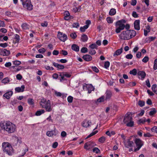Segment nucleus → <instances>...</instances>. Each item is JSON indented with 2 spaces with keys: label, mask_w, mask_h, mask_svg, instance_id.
I'll use <instances>...</instances> for the list:
<instances>
[{
  "label": "nucleus",
  "mask_w": 157,
  "mask_h": 157,
  "mask_svg": "<svg viewBox=\"0 0 157 157\" xmlns=\"http://www.w3.org/2000/svg\"><path fill=\"white\" fill-rule=\"evenodd\" d=\"M106 20L108 23H112L113 21V20L110 17H107Z\"/></svg>",
  "instance_id": "obj_42"
},
{
  "label": "nucleus",
  "mask_w": 157,
  "mask_h": 157,
  "mask_svg": "<svg viewBox=\"0 0 157 157\" xmlns=\"http://www.w3.org/2000/svg\"><path fill=\"white\" fill-rule=\"evenodd\" d=\"M53 65L58 69H63L64 68V66L62 65L59 64L55 62L53 63Z\"/></svg>",
  "instance_id": "obj_22"
},
{
  "label": "nucleus",
  "mask_w": 157,
  "mask_h": 157,
  "mask_svg": "<svg viewBox=\"0 0 157 157\" xmlns=\"http://www.w3.org/2000/svg\"><path fill=\"white\" fill-rule=\"evenodd\" d=\"M146 122L145 119L143 118L142 119H139L138 121V123L140 124H144Z\"/></svg>",
  "instance_id": "obj_37"
},
{
  "label": "nucleus",
  "mask_w": 157,
  "mask_h": 157,
  "mask_svg": "<svg viewBox=\"0 0 157 157\" xmlns=\"http://www.w3.org/2000/svg\"><path fill=\"white\" fill-rule=\"evenodd\" d=\"M129 73L130 74H132L134 75H136L137 73L136 70L135 69H133L132 71H130Z\"/></svg>",
  "instance_id": "obj_35"
},
{
  "label": "nucleus",
  "mask_w": 157,
  "mask_h": 157,
  "mask_svg": "<svg viewBox=\"0 0 157 157\" xmlns=\"http://www.w3.org/2000/svg\"><path fill=\"white\" fill-rule=\"evenodd\" d=\"M89 26L88 25H84L82 27H81L80 28V30L82 32L85 31L86 29H87Z\"/></svg>",
  "instance_id": "obj_34"
},
{
  "label": "nucleus",
  "mask_w": 157,
  "mask_h": 157,
  "mask_svg": "<svg viewBox=\"0 0 157 157\" xmlns=\"http://www.w3.org/2000/svg\"><path fill=\"white\" fill-rule=\"evenodd\" d=\"M25 86L24 85H22L21 87H17L15 88V91L17 92H23L24 91Z\"/></svg>",
  "instance_id": "obj_20"
},
{
  "label": "nucleus",
  "mask_w": 157,
  "mask_h": 157,
  "mask_svg": "<svg viewBox=\"0 0 157 157\" xmlns=\"http://www.w3.org/2000/svg\"><path fill=\"white\" fill-rule=\"evenodd\" d=\"M2 147L4 152L9 155H11L13 154V149L9 143L7 142H3L2 144Z\"/></svg>",
  "instance_id": "obj_3"
},
{
  "label": "nucleus",
  "mask_w": 157,
  "mask_h": 157,
  "mask_svg": "<svg viewBox=\"0 0 157 157\" xmlns=\"http://www.w3.org/2000/svg\"><path fill=\"white\" fill-rule=\"evenodd\" d=\"M151 89L152 91L157 94V85L156 84H154L152 85Z\"/></svg>",
  "instance_id": "obj_28"
},
{
  "label": "nucleus",
  "mask_w": 157,
  "mask_h": 157,
  "mask_svg": "<svg viewBox=\"0 0 157 157\" xmlns=\"http://www.w3.org/2000/svg\"><path fill=\"white\" fill-rule=\"evenodd\" d=\"M79 26L78 23H74L72 25V27L73 28H78Z\"/></svg>",
  "instance_id": "obj_53"
},
{
  "label": "nucleus",
  "mask_w": 157,
  "mask_h": 157,
  "mask_svg": "<svg viewBox=\"0 0 157 157\" xmlns=\"http://www.w3.org/2000/svg\"><path fill=\"white\" fill-rule=\"evenodd\" d=\"M110 65V63L109 61H106L104 63V67L106 68H108Z\"/></svg>",
  "instance_id": "obj_49"
},
{
  "label": "nucleus",
  "mask_w": 157,
  "mask_h": 157,
  "mask_svg": "<svg viewBox=\"0 0 157 157\" xmlns=\"http://www.w3.org/2000/svg\"><path fill=\"white\" fill-rule=\"evenodd\" d=\"M151 131L153 132H155L157 133V127L154 126L151 129Z\"/></svg>",
  "instance_id": "obj_63"
},
{
  "label": "nucleus",
  "mask_w": 157,
  "mask_h": 157,
  "mask_svg": "<svg viewBox=\"0 0 157 157\" xmlns=\"http://www.w3.org/2000/svg\"><path fill=\"white\" fill-rule=\"evenodd\" d=\"M28 102L30 105H33L34 103V100L32 98H28Z\"/></svg>",
  "instance_id": "obj_32"
},
{
  "label": "nucleus",
  "mask_w": 157,
  "mask_h": 157,
  "mask_svg": "<svg viewBox=\"0 0 157 157\" xmlns=\"http://www.w3.org/2000/svg\"><path fill=\"white\" fill-rule=\"evenodd\" d=\"M15 40V43H18L20 40V36L17 34H16L14 38Z\"/></svg>",
  "instance_id": "obj_36"
},
{
  "label": "nucleus",
  "mask_w": 157,
  "mask_h": 157,
  "mask_svg": "<svg viewBox=\"0 0 157 157\" xmlns=\"http://www.w3.org/2000/svg\"><path fill=\"white\" fill-rule=\"evenodd\" d=\"M40 105L42 108L45 109L47 112H50L52 110V108L51 107L50 101L48 100L47 101L44 99L41 100L40 102Z\"/></svg>",
  "instance_id": "obj_5"
},
{
  "label": "nucleus",
  "mask_w": 157,
  "mask_h": 157,
  "mask_svg": "<svg viewBox=\"0 0 157 157\" xmlns=\"http://www.w3.org/2000/svg\"><path fill=\"white\" fill-rule=\"evenodd\" d=\"M116 13V10L113 8L111 9L109 13V14L111 16L113 15H115Z\"/></svg>",
  "instance_id": "obj_30"
},
{
  "label": "nucleus",
  "mask_w": 157,
  "mask_h": 157,
  "mask_svg": "<svg viewBox=\"0 0 157 157\" xmlns=\"http://www.w3.org/2000/svg\"><path fill=\"white\" fill-rule=\"evenodd\" d=\"M123 49L121 48L120 49H117L113 54L114 56H118L120 55L122 52Z\"/></svg>",
  "instance_id": "obj_24"
},
{
  "label": "nucleus",
  "mask_w": 157,
  "mask_h": 157,
  "mask_svg": "<svg viewBox=\"0 0 157 157\" xmlns=\"http://www.w3.org/2000/svg\"><path fill=\"white\" fill-rule=\"evenodd\" d=\"M12 67L14 69L15 71H19L21 69L20 67L19 66L17 67L16 66H13Z\"/></svg>",
  "instance_id": "obj_51"
},
{
  "label": "nucleus",
  "mask_w": 157,
  "mask_h": 157,
  "mask_svg": "<svg viewBox=\"0 0 157 157\" xmlns=\"http://www.w3.org/2000/svg\"><path fill=\"white\" fill-rule=\"evenodd\" d=\"M126 124V126L128 127H132L134 125V122L132 120Z\"/></svg>",
  "instance_id": "obj_31"
},
{
  "label": "nucleus",
  "mask_w": 157,
  "mask_h": 157,
  "mask_svg": "<svg viewBox=\"0 0 157 157\" xmlns=\"http://www.w3.org/2000/svg\"><path fill=\"white\" fill-rule=\"evenodd\" d=\"M73 98L72 97L70 96L67 98V101L69 103H71L72 102Z\"/></svg>",
  "instance_id": "obj_46"
},
{
  "label": "nucleus",
  "mask_w": 157,
  "mask_h": 157,
  "mask_svg": "<svg viewBox=\"0 0 157 157\" xmlns=\"http://www.w3.org/2000/svg\"><path fill=\"white\" fill-rule=\"evenodd\" d=\"M82 58L85 60L87 61H90L92 59V57L90 55H88L83 56Z\"/></svg>",
  "instance_id": "obj_23"
},
{
  "label": "nucleus",
  "mask_w": 157,
  "mask_h": 157,
  "mask_svg": "<svg viewBox=\"0 0 157 157\" xmlns=\"http://www.w3.org/2000/svg\"><path fill=\"white\" fill-rule=\"evenodd\" d=\"M86 87L87 90H88L89 93H91V91L94 90V87L91 84L87 85H86Z\"/></svg>",
  "instance_id": "obj_21"
},
{
  "label": "nucleus",
  "mask_w": 157,
  "mask_h": 157,
  "mask_svg": "<svg viewBox=\"0 0 157 157\" xmlns=\"http://www.w3.org/2000/svg\"><path fill=\"white\" fill-rule=\"evenodd\" d=\"M97 45L95 44H92L90 46L91 49H97Z\"/></svg>",
  "instance_id": "obj_45"
},
{
  "label": "nucleus",
  "mask_w": 157,
  "mask_h": 157,
  "mask_svg": "<svg viewBox=\"0 0 157 157\" xmlns=\"http://www.w3.org/2000/svg\"><path fill=\"white\" fill-rule=\"evenodd\" d=\"M88 51V49L86 48L83 47L81 50V52L82 53H85L87 52Z\"/></svg>",
  "instance_id": "obj_43"
},
{
  "label": "nucleus",
  "mask_w": 157,
  "mask_h": 157,
  "mask_svg": "<svg viewBox=\"0 0 157 157\" xmlns=\"http://www.w3.org/2000/svg\"><path fill=\"white\" fill-rule=\"evenodd\" d=\"M58 38L61 41L64 42L67 38V35L64 34H63L62 33L59 32H58Z\"/></svg>",
  "instance_id": "obj_10"
},
{
  "label": "nucleus",
  "mask_w": 157,
  "mask_h": 157,
  "mask_svg": "<svg viewBox=\"0 0 157 157\" xmlns=\"http://www.w3.org/2000/svg\"><path fill=\"white\" fill-rule=\"evenodd\" d=\"M105 99H104V96H102L100 98L97 100V101L98 102H101L104 101Z\"/></svg>",
  "instance_id": "obj_44"
},
{
  "label": "nucleus",
  "mask_w": 157,
  "mask_h": 157,
  "mask_svg": "<svg viewBox=\"0 0 157 157\" xmlns=\"http://www.w3.org/2000/svg\"><path fill=\"white\" fill-rule=\"evenodd\" d=\"M10 81V79L8 77H6L4 78L1 81V82L4 84H6L9 82Z\"/></svg>",
  "instance_id": "obj_29"
},
{
  "label": "nucleus",
  "mask_w": 157,
  "mask_h": 157,
  "mask_svg": "<svg viewBox=\"0 0 157 157\" xmlns=\"http://www.w3.org/2000/svg\"><path fill=\"white\" fill-rule=\"evenodd\" d=\"M58 145V143L56 142H55L52 144V147L54 148H55L57 147Z\"/></svg>",
  "instance_id": "obj_62"
},
{
  "label": "nucleus",
  "mask_w": 157,
  "mask_h": 157,
  "mask_svg": "<svg viewBox=\"0 0 157 157\" xmlns=\"http://www.w3.org/2000/svg\"><path fill=\"white\" fill-rule=\"evenodd\" d=\"M126 21L124 20L118 21L115 23V32L117 33H119L121 31L123 30L125 27V25L123 23H125Z\"/></svg>",
  "instance_id": "obj_4"
},
{
  "label": "nucleus",
  "mask_w": 157,
  "mask_h": 157,
  "mask_svg": "<svg viewBox=\"0 0 157 157\" xmlns=\"http://www.w3.org/2000/svg\"><path fill=\"white\" fill-rule=\"evenodd\" d=\"M10 54V52L9 50H7L6 49H0V54L4 56H7Z\"/></svg>",
  "instance_id": "obj_14"
},
{
  "label": "nucleus",
  "mask_w": 157,
  "mask_h": 157,
  "mask_svg": "<svg viewBox=\"0 0 157 157\" xmlns=\"http://www.w3.org/2000/svg\"><path fill=\"white\" fill-rule=\"evenodd\" d=\"M94 49H91L89 51V53L91 55H94L96 53Z\"/></svg>",
  "instance_id": "obj_54"
},
{
  "label": "nucleus",
  "mask_w": 157,
  "mask_h": 157,
  "mask_svg": "<svg viewBox=\"0 0 157 157\" xmlns=\"http://www.w3.org/2000/svg\"><path fill=\"white\" fill-rule=\"evenodd\" d=\"M45 112V111L44 109H41L37 111L35 113V115L37 116L40 115L44 113Z\"/></svg>",
  "instance_id": "obj_27"
},
{
  "label": "nucleus",
  "mask_w": 157,
  "mask_h": 157,
  "mask_svg": "<svg viewBox=\"0 0 157 157\" xmlns=\"http://www.w3.org/2000/svg\"><path fill=\"white\" fill-rule=\"evenodd\" d=\"M145 102L144 101L141 100L139 101L138 102V105L140 107H142L144 105Z\"/></svg>",
  "instance_id": "obj_41"
},
{
  "label": "nucleus",
  "mask_w": 157,
  "mask_h": 157,
  "mask_svg": "<svg viewBox=\"0 0 157 157\" xmlns=\"http://www.w3.org/2000/svg\"><path fill=\"white\" fill-rule=\"evenodd\" d=\"M136 35V32L133 30H127L122 32L119 35L121 40H128L135 36Z\"/></svg>",
  "instance_id": "obj_2"
},
{
  "label": "nucleus",
  "mask_w": 157,
  "mask_h": 157,
  "mask_svg": "<svg viewBox=\"0 0 157 157\" xmlns=\"http://www.w3.org/2000/svg\"><path fill=\"white\" fill-rule=\"evenodd\" d=\"M157 112V111L155 108L152 109V110L149 113V115L152 116L155 113Z\"/></svg>",
  "instance_id": "obj_38"
},
{
  "label": "nucleus",
  "mask_w": 157,
  "mask_h": 157,
  "mask_svg": "<svg viewBox=\"0 0 157 157\" xmlns=\"http://www.w3.org/2000/svg\"><path fill=\"white\" fill-rule=\"evenodd\" d=\"M16 78L18 80H20L22 78V76L20 74H18L16 75Z\"/></svg>",
  "instance_id": "obj_64"
},
{
  "label": "nucleus",
  "mask_w": 157,
  "mask_h": 157,
  "mask_svg": "<svg viewBox=\"0 0 157 157\" xmlns=\"http://www.w3.org/2000/svg\"><path fill=\"white\" fill-rule=\"evenodd\" d=\"M91 124V121L87 119H85L82 123V126L84 128H87L90 126Z\"/></svg>",
  "instance_id": "obj_12"
},
{
  "label": "nucleus",
  "mask_w": 157,
  "mask_h": 157,
  "mask_svg": "<svg viewBox=\"0 0 157 157\" xmlns=\"http://www.w3.org/2000/svg\"><path fill=\"white\" fill-rule=\"evenodd\" d=\"M13 64L15 65H19L21 64V62L17 60L13 62Z\"/></svg>",
  "instance_id": "obj_58"
},
{
  "label": "nucleus",
  "mask_w": 157,
  "mask_h": 157,
  "mask_svg": "<svg viewBox=\"0 0 157 157\" xmlns=\"http://www.w3.org/2000/svg\"><path fill=\"white\" fill-rule=\"evenodd\" d=\"M92 69L94 71L96 72H98L99 71V70L98 68L96 67H92Z\"/></svg>",
  "instance_id": "obj_60"
},
{
  "label": "nucleus",
  "mask_w": 157,
  "mask_h": 157,
  "mask_svg": "<svg viewBox=\"0 0 157 157\" xmlns=\"http://www.w3.org/2000/svg\"><path fill=\"white\" fill-rule=\"evenodd\" d=\"M153 69L154 70L157 69V59H156L154 60Z\"/></svg>",
  "instance_id": "obj_40"
},
{
  "label": "nucleus",
  "mask_w": 157,
  "mask_h": 157,
  "mask_svg": "<svg viewBox=\"0 0 157 157\" xmlns=\"http://www.w3.org/2000/svg\"><path fill=\"white\" fill-rule=\"evenodd\" d=\"M21 27L24 29H29V26L27 24L25 23L21 25Z\"/></svg>",
  "instance_id": "obj_33"
},
{
  "label": "nucleus",
  "mask_w": 157,
  "mask_h": 157,
  "mask_svg": "<svg viewBox=\"0 0 157 157\" xmlns=\"http://www.w3.org/2000/svg\"><path fill=\"white\" fill-rule=\"evenodd\" d=\"M124 144L125 147L128 148L132 146L134 144V142L132 141H130V140L128 139L127 140L124 141Z\"/></svg>",
  "instance_id": "obj_15"
},
{
  "label": "nucleus",
  "mask_w": 157,
  "mask_h": 157,
  "mask_svg": "<svg viewBox=\"0 0 157 157\" xmlns=\"http://www.w3.org/2000/svg\"><path fill=\"white\" fill-rule=\"evenodd\" d=\"M72 49L78 52L79 51V47L75 44H73L71 46Z\"/></svg>",
  "instance_id": "obj_25"
},
{
  "label": "nucleus",
  "mask_w": 157,
  "mask_h": 157,
  "mask_svg": "<svg viewBox=\"0 0 157 157\" xmlns=\"http://www.w3.org/2000/svg\"><path fill=\"white\" fill-rule=\"evenodd\" d=\"M132 16L135 18H137L138 17V14L135 11H133L132 12Z\"/></svg>",
  "instance_id": "obj_61"
},
{
  "label": "nucleus",
  "mask_w": 157,
  "mask_h": 157,
  "mask_svg": "<svg viewBox=\"0 0 157 157\" xmlns=\"http://www.w3.org/2000/svg\"><path fill=\"white\" fill-rule=\"evenodd\" d=\"M58 133L57 131L56 130V129L51 131H48L46 132V135L49 137H52L53 136H56Z\"/></svg>",
  "instance_id": "obj_13"
},
{
  "label": "nucleus",
  "mask_w": 157,
  "mask_h": 157,
  "mask_svg": "<svg viewBox=\"0 0 157 157\" xmlns=\"http://www.w3.org/2000/svg\"><path fill=\"white\" fill-rule=\"evenodd\" d=\"M88 39L87 36L86 34H83L81 36V40L83 42L86 41Z\"/></svg>",
  "instance_id": "obj_26"
},
{
  "label": "nucleus",
  "mask_w": 157,
  "mask_h": 157,
  "mask_svg": "<svg viewBox=\"0 0 157 157\" xmlns=\"http://www.w3.org/2000/svg\"><path fill=\"white\" fill-rule=\"evenodd\" d=\"M140 20H138L135 21L134 22V26L135 29L139 30L140 29Z\"/></svg>",
  "instance_id": "obj_16"
},
{
  "label": "nucleus",
  "mask_w": 157,
  "mask_h": 157,
  "mask_svg": "<svg viewBox=\"0 0 157 157\" xmlns=\"http://www.w3.org/2000/svg\"><path fill=\"white\" fill-rule=\"evenodd\" d=\"M144 137H150L153 136V135L150 134L149 133L144 134Z\"/></svg>",
  "instance_id": "obj_55"
},
{
  "label": "nucleus",
  "mask_w": 157,
  "mask_h": 157,
  "mask_svg": "<svg viewBox=\"0 0 157 157\" xmlns=\"http://www.w3.org/2000/svg\"><path fill=\"white\" fill-rule=\"evenodd\" d=\"M48 25V22L46 21H45L44 22L42 23L41 24V26L43 27H47Z\"/></svg>",
  "instance_id": "obj_59"
},
{
  "label": "nucleus",
  "mask_w": 157,
  "mask_h": 157,
  "mask_svg": "<svg viewBox=\"0 0 157 157\" xmlns=\"http://www.w3.org/2000/svg\"><path fill=\"white\" fill-rule=\"evenodd\" d=\"M149 57L148 56H145L142 59V61L145 63H147L149 60Z\"/></svg>",
  "instance_id": "obj_47"
},
{
  "label": "nucleus",
  "mask_w": 157,
  "mask_h": 157,
  "mask_svg": "<svg viewBox=\"0 0 157 157\" xmlns=\"http://www.w3.org/2000/svg\"><path fill=\"white\" fill-rule=\"evenodd\" d=\"M46 50L44 48H42L38 50V52L40 53H43L45 52Z\"/></svg>",
  "instance_id": "obj_50"
},
{
  "label": "nucleus",
  "mask_w": 157,
  "mask_h": 157,
  "mask_svg": "<svg viewBox=\"0 0 157 157\" xmlns=\"http://www.w3.org/2000/svg\"><path fill=\"white\" fill-rule=\"evenodd\" d=\"M105 140V138L104 136H102L99 138L98 141L101 143H103Z\"/></svg>",
  "instance_id": "obj_39"
},
{
  "label": "nucleus",
  "mask_w": 157,
  "mask_h": 157,
  "mask_svg": "<svg viewBox=\"0 0 157 157\" xmlns=\"http://www.w3.org/2000/svg\"><path fill=\"white\" fill-rule=\"evenodd\" d=\"M59 76L61 78L60 81L61 82L64 80H67V79L65 78V77L67 78H70L71 76V75L67 72H63L59 73Z\"/></svg>",
  "instance_id": "obj_7"
},
{
  "label": "nucleus",
  "mask_w": 157,
  "mask_h": 157,
  "mask_svg": "<svg viewBox=\"0 0 157 157\" xmlns=\"http://www.w3.org/2000/svg\"><path fill=\"white\" fill-rule=\"evenodd\" d=\"M21 0L24 8L29 10H31L33 9V5L31 4L30 0Z\"/></svg>",
  "instance_id": "obj_6"
},
{
  "label": "nucleus",
  "mask_w": 157,
  "mask_h": 157,
  "mask_svg": "<svg viewBox=\"0 0 157 157\" xmlns=\"http://www.w3.org/2000/svg\"><path fill=\"white\" fill-rule=\"evenodd\" d=\"M137 74L138 76H141L142 80H143L146 76V74L145 72L143 71H138Z\"/></svg>",
  "instance_id": "obj_17"
},
{
  "label": "nucleus",
  "mask_w": 157,
  "mask_h": 157,
  "mask_svg": "<svg viewBox=\"0 0 157 157\" xmlns=\"http://www.w3.org/2000/svg\"><path fill=\"white\" fill-rule=\"evenodd\" d=\"M96 145V144L94 142L91 141H89L85 144L84 148L86 150L89 151Z\"/></svg>",
  "instance_id": "obj_8"
},
{
  "label": "nucleus",
  "mask_w": 157,
  "mask_h": 157,
  "mask_svg": "<svg viewBox=\"0 0 157 157\" xmlns=\"http://www.w3.org/2000/svg\"><path fill=\"white\" fill-rule=\"evenodd\" d=\"M13 92L12 91H10L6 92L3 95L4 97H5L7 99H9L12 96Z\"/></svg>",
  "instance_id": "obj_19"
},
{
  "label": "nucleus",
  "mask_w": 157,
  "mask_h": 157,
  "mask_svg": "<svg viewBox=\"0 0 157 157\" xmlns=\"http://www.w3.org/2000/svg\"><path fill=\"white\" fill-rule=\"evenodd\" d=\"M133 56L131 54H129L126 55L125 57L127 59H132V58Z\"/></svg>",
  "instance_id": "obj_57"
},
{
  "label": "nucleus",
  "mask_w": 157,
  "mask_h": 157,
  "mask_svg": "<svg viewBox=\"0 0 157 157\" xmlns=\"http://www.w3.org/2000/svg\"><path fill=\"white\" fill-rule=\"evenodd\" d=\"M0 126L1 128L8 133H12L15 132L16 130V126L10 121L5 122H1Z\"/></svg>",
  "instance_id": "obj_1"
},
{
  "label": "nucleus",
  "mask_w": 157,
  "mask_h": 157,
  "mask_svg": "<svg viewBox=\"0 0 157 157\" xmlns=\"http://www.w3.org/2000/svg\"><path fill=\"white\" fill-rule=\"evenodd\" d=\"M8 44L7 43H0V46L3 48H5L8 46Z\"/></svg>",
  "instance_id": "obj_56"
},
{
  "label": "nucleus",
  "mask_w": 157,
  "mask_h": 157,
  "mask_svg": "<svg viewBox=\"0 0 157 157\" xmlns=\"http://www.w3.org/2000/svg\"><path fill=\"white\" fill-rule=\"evenodd\" d=\"M135 142L137 147V148H135L134 150V151L136 152L139 150L143 145V141L139 139H136Z\"/></svg>",
  "instance_id": "obj_9"
},
{
  "label": "nucleus",
  "mask_w": 157,
  "mask_h": 157,
  "mask_svg": "<svg viewBox=\"0 0 157 157\" xmlns=\"http://www.w3.org/2000/svg\"><path fill=\"white\" fill-rule=\"evenodd\" d=\"M93 152H95L96 153H98L100 151L98 147H94L93 149Z\"/></svg>",
  "instance_id": "obj_52"
},
{
  "label": "nucleus",
  "mask_w": 157,
  "mask_h": 157,
  "mask_svg": "<svg viewBox=\"0 0 157 157\" xmlns=\"http://www.w3.org/2000/svg\"><path fill=\"white\" fill-rule=\"evenodd\" d=\"M132 117L130 115V113H128L125 115L123 120V121L125 124H126L132 120Z\"/></svg>",
  "instance_id": "obj_11"
},
{
  "label": "nucleus",
  "mask_w": 157,
  "mask_h": 157,
  "mask_svg": "<svg viewBox=\"0 0 157 157\" xmlns=\"http://www.w3.org/2000/svg\"><path fill=\"white\" fill-rule=\"evenodd\" d=\"M70 36L73 39H75L77 37V35L75 33H71L70 34Z\"/></svg>",
  "instance_id": "obj_48"
},
{
  "label": "nucleus",
  "mask_w": 157,
  "mask_h": 157,
  "mask_svg": "<svg viewBox=\"0 0 157 157\" xmlns=\"http://www.w3.org/2000/svg\"><path fill=\"white\" fill-rule=\"evenodd\" d=\"M105 100H109L110 99L112 96V94L111 92L109 90H108L106 91L105 93Z\"/></svg>",
  "instance_id": "obj_18"
}]
</instances>
